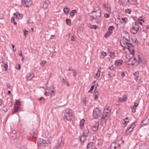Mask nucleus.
Masks as SVG:
<instances>
[{
  "instance_id": "nucleus-4",
  "label": "nucleus",
  "mask_w": 149,
  "mask_h": 149,
  "mask_svg": "<svg viewBox=\"0 0 149 149\" xmlns=\"http://www.w3.org/2000/svg\"><path fill=\"white\" fill-rule=\"evenodd\" d=\"M101 115L100 110L99 108H95L93 110V116L94 119H97L100 117Z\"/></svg>"
},
{
  "instance_id": "nucleus-45",
  "label": "nucleus",
  "mask_w": 149,
  "mask_h": 149,
  "mask_svg": "<svg viewBox=\"0 0 149 149\" xmlns=\"http://www.w3.org/2000/svg\"><path fill=\"white\" fill-rule=\"evenodd\" d=\"M110 54H111L110 56H114L115 53L114 52H110Z\"/></svg>"
},
{
  "instance_id": "nucleus-24",
  "label": "nucleus",
  "mask_w": 149,
  "mask_h": 149,
  "mask_svg": "<svg viewBox=\"0 0 149 149\" xmlns=\"http://www.w3.org/2000/svg\"><path fill=\"white\" fill-rule=\"evenodd\" d=\"M93 143L90 142L87 145V149H92V146L93 145Z\"/></svg>"
},
{
  "instance_id": "nucleus-38",
  "label": "nucleus",
  "mask_w": 149,
  "mask_h": 149,
  "mask_svg": "<svg viewBox=\"0 0 149 149\" xmlns=\"http://www.w3.org/2000/svg\"><path fill=\"white\" fill-rule=\"evenodd\" d=\"M94 86L93 85L91 86V88L89 91H88V93L91 92L94 89Z\"/></svg>"
},
{
  "instance_id": "nucleus-23",
  "label": "nucleus",
  "mask_w": 149,
  "mask_h": 149,
  "mask_svg": "<svg viewBox=\"0 0 149 149\" xmlns=\"http://www.w3.org/2000/svg\"><path fill=\"white\" fill-rule=\"evenodd\" d=\"M76 10H74L70 11V13L69 15L70 16L72 17L74 16V14L76 13Z\"/></svg>"
},
{
  "instance_id": "nucleus-17",
  "label": "nucleus",
  "mask_w": 149,
  "mask_h": 149,
  "mask_svg": "<svg viewBox=\"0 0 149 149\" xmlns=\"http://www.w3.org/2000/svg\"><path fill=\"white\" fill-rule=\"evenodd\" d=\"M31 136L33 138H36L37 136L36 131L34 132L33 131H31L30 132Z\"/></svg>"
},
{
  "instance_id": "nucleus-64",
  "label": "nucleus",
  "mask_w": 149,
  "mask_h": 149,
  "mask_svg": "<svg viewBox=\"0 0 149 149\" xmlns=\"http://www.w3.org/2000/svg\"><path fill=\"white\" fill-rule=\"evenodd\" d=\"M42 99L44 101V98H43V97H40V98L39 99V100H41Z\"/></svg>"
},
{
  "instance_id": "nucleus-3",
  "label": "nucleus",
  "mask_w": 149,
  "mask_h": 149,
  "mask_svg": "<svg viewBox=\"0 0 149 149\" xmlns=\"http://www.w3.org/2000/svg\"><path fill=\"white\" fill-rule=\"evenodd\" d=\"M90 15L91 18L92 19H98L101 15V11L100 9L93 11Z\"/></svg>"
},
{
  "instance_id": "nucleus-58",
  "label": "nucleus",
  "mask_w": 149,
  "mask_h": 149,
  "mask_svg": "<svg viewBox=\"0 0 149 149\" xmlns=\"http://www.w3.org/2000/svg\"><path fill=\"white\" fill-rule=\"evenodd\" d=\"M127 19V18H122V20L123 21H126Z\"/></svg>"
},
{
  "instance_id": "nucleus-39",
  "label": "nucleus",
  "mask_w": 149,
  "mask_h": 149,
  "mask_svg": "<svg viewBox=\"0 0 149 149\" xmlns=\"http://www.w3.org/2000/svg\"><path fill=\"white\" fill-rule=\"evenodd\" d=\"M132 109V111L133 113H135L136 112V108L134 107H131Z\"/></svg>"
},
{
  "instance_id": "nucleus-59",
  "label": "nucleus",
  "mask_w": 149,
  "mask_h": 149,
  "mask_svg": "<svg viewBox=\"0 0 149 149\" xmlns=\"http://www.w3.org/2000/svg\"><path fill=\"white\" fill-rule=\"evenodd\" d=\"M28 31H24V34L25 35L26 34H27Z\"/></svg>"
},
{
  "instance_id": "nucleus-16",
  "label": "nucleus",
  "mask_w": 149,
  "mask_h": 149,
  "mask_svg": "<svg viewBox=\"0 0 149 149\" xmlns=\"http://www.w3.org/2000/svg\"><path fill=\"white\" fill-rule=\"evenodd\" d=\"M50 144V143L49 141L48 140H43V143L42 144V146H45L46 145L47 146H49Z\"/></svg>"
},
{
  "instance_id": "nucleus-28",
  "label": "nucleus",
  "mask_w": 149,
  "mask_h": 149,
  "mask_svg": "<svg viewBox=\"0 0 149 149\" xmlns=\"http://www.w3.org/2000/svg\"><path fill=\"white\" fill-rule=\"evenodd\" d=\"M89 132L88 130H85L83 133V135L84 136H88V133Z\"/></svg>"
},
{
  "instance_id": "nucleus-49",
  "label": "nucleus",
  "mask_w": 149,
  "mask_h": 149,
  "mask_svg": "<svg viewBox=\"0 0 149 149\" xmlns=\"http://www.w3.org/2000/svg\"><path fill=\"white\" fill-rule=\"evenodd\" d=\"M122 100H123V101H126L127 100V97H123V98H122Z\"/></svg>"
},
{
  "instance_id": "nucleus-30",
  "label": "nucleus",
  "mask_w": 149,
  "mask_h": 149,
  "mask_svg": "<svg viewBox=\"0 0 149 149\" xmlns=\"http://www.w3.org/2000/svg\"><path fill=\"white\" fill-rule=\"evenodd\" d=\"M34 76V74H31L29 76L27 77V79L29 81Z\"/></svg>"
},
{
  "instance_id": "nucleus-48",
  "label": "nucleus",
  "mask_w": 149,
  "mask_h": 149,
  "mask_svg": "<svg viewBox=\"0 0 149 149\" xmlns=\"http://www.w3.org/2000/svg\"><path fill=\"white\" fill-rule=\"evenodd\" d=\"M17 133V131L16 130H14L12 132V134H14L15 135V136H16L15 134Z\"/></svg>"
},
{
  "instance_id": "nucleus-10",
  "label": "nucleus",
  "mask_w": 149,
  "mask_h": 149,
  "mask_svg": "<svg viewBox=\"0 0 149 149\" xmlns=\"http://www.w3.org/2000/svg\"><path fill=\"white\" fill-rule=\"evenodd\" d=\"M60 78L63 83L66 84L67 86H69V83L68 82L65 77L64 76L63 77H61Z\"/></svg>"
},
{
  "instance_id": "nucleus-33",
  "label": "nucleus",
  "mask_w": 149,
  "mask_h": 149,
  "mask_svg": "<svg viewBox=\"0 0 149 149\" xmlns=\"http://www.w3.org/2000/svg\"><path fill=\"white\" fill-rule=\"evenodd\" d=\"M9 107H7L6 106H4L3 108V110L5 112L7 111Z\"/></svg>"
},
{
  "instance_id": "nucleus-5",
  "label": "nucleus",
  "mask_w": 149,
  "mask_h": 149,
  "mask_svg": "<svg viewBox=\"0 0 149 149\" xmlns=\"http://www.w3.org/2000/svg\"><path fill=\"white\" fill-rule=\"evenodd\" d=\"M20 107V104L19 102L18 101H16L14 105V107L11 111L12 114L13 115L17 113Z\"/></svg>"
},
{
  "instance_id": "nucleus-34",
  "label": "nucleus",
  "mask_w": 149,
  "mask_h": 149,
  "mask_svg": "<svg viewBox=\"0 0 149 149\" xmlns=\"http://www.w3.org/2000/svg\"><path fill=\"white\" fill-rule=\"evenodd\" d=\"M134 127H132V126L130 127L127 129L126 130V132H127V131H129V132H130L132 131Z\"/></svg>"
},
{
  "instance_id": "nucleus-31",
  "label": "nucleus",
  "mask_w": 149,
  "mask_h": 149,
  "mask_svg": "<svg viewBox=\"0 0 149 149\" xmlns=\"http://www.w3.org/2000/svg\"><path fill=\"white\" fill-rule=\"evenodd\" d=\"M89 25L90 26L89 27L91 29H97V26L96 25H92L90 24Z\"/></svg>"
},
{
  "instance_id": "nucleus-55",
  "label": "nucleus",
  "mask_w": 149,
  "mask_h": 149,
  "mask_svg": "<svg viewBox=\"0 0 149 149\" xmlns=\"http://www.w3.org/2000/svg\"><path fill=\"white\" fill-rule=\"evenodd\" d=\"M109 15L107 13H105L104 14V17L106 18H108L109 17Z\"/></svg>"
},
{
  "instance_id": "nucleus-26",
  "label": "nucleus",
  "mask_w": 149,
  "mask_h": 149,
  "mask_svg": "<svg viewBox=\"0 0 149 149\" xmlns=\"http://www.w3.org/2000/svg\"><path fill=\"white\" fill-rule=\"evenodd\" d=\"M134 79L136 80L138 79V77H139V73L138 72H136L134 74Z\"/></svg>"
},
{
  "instance_id": "nucleus-9",
  "label": "nucleus",
  "mask_w": 149,
  "mask_h": 149,
  "mask_svg": "<svg viewBox=\"0 0 149 149\" xmlns=\"http://www.w3.org/2000/svg\"><path fill=\"white\" fill-rule=\"evenodd\" d=\"M120 144L118 142H114L111 144L110 146L111 149H116L117 147L120 146Z\"/></svg>"
},
{
  "instance_id": "nucleus-14",
  "label": "nucleus",
  "mask_w": 149,
  "mask_h": 149,
  "mask_svg": "<svg viewBox=\"0 0 149 149\" xmlns=\"http://www.w3.org/2000/svg\"><path fill=\"white\" fill-rule=\"evenodd\" d=\"M107 54L106 52L103 51H102L100 53V58L101 59L103 58L104 57L107 56Z\"/></svg>"
},
{
  "instance_id": "nucleus-56",
  "label": "nucleus",
  "mask_w": 149,
  "mask_h": 149,
  "mask_svg": "<svg viewBox=\"0 0 149 149\" xmlns=\"http://www.w3.org/2000/svg\"><path fill=\"white\" fill-rule=\"evenodd\" d=\"M121 75L122 77H123L125 76V73L123 72L121 73Z\"/></svg>"
},
{
  "instance_id": "nucleus-36",
  "label": "nucleus",
  "mask_w": 149,
  "mask_h": 149,
  "mask_svg": "<svg viewBox=\"0 0 149 149\" xmlns=\"http://www.w3.org/2000/svg\"><path fill=\"white\" fill-rule=\"evenodd\" d=\"M66 24L68 25H70V24H71V21L69 19H67L66 20Z\"/></svg>"
},
{
  "instance_id": "nucleus-46",
  "label": "nucleus",
  "mask_w": 149,
  "mask_h": 149,
  "mask_svg": "<svg viewBox=\"0 0 149 149\" xmlns=\"http://www.w3.org/2000/svg\"><path fill=\"white\" fill-rule=\"evenodd\" d=\"M138 104L137 102H135L134 103V105L133 107L136 108L138 106Z\"/></svg>"
},
{
  "instance_id": "nucleus-18",
  "label": "nucleus",
  "mask_w": 149,
  "mask_h": 149,
  "mask_svg": "<svg viewBox=\"0 0 149 149\" xmlns=\"http://www.w3.org/2000/svg\"><path fill=\"white\" fill-rule=\"evenodd\" d=\"M49 0H44V3L43 5V7L46 8H47L48 4L49 3Z\"/></svg>"
},
{
  "instance_id": "nucleus-44",
  "label": "nucleus",
  "mask_w": 149,
  "mask_h": 149,
  "mask_svg": "<svg viewBox=\"0 0 149 149\" xmlns=\"http://www.w3.org/2000/svg\"><path fill=\"white\" fill-rule=\"evenodd\" d=\"M4 67L5 68V70H8V68H7L8 67V65L6 64L5 63L4 65Z\"/></svg>"
},
{
  "instance_id": "nucleus-7",
  "label": "nucleus",
  "mask_w": 149,
  "mask_h": 149,
  "mask_svg": "<svg viewBox=\"0 0 149 149\" xmlns=\"http://www.w3.org/2000/svg\"><path fill=\"white\" fill-rule=\"evenodd\" d=\"M63 146V143L62 138L59 139L57 144L53 148V149H60Z\"/></svg>"
},
{
  "instance_id": "nucleus-41",
  "label": "nucleus",
  "mask_w": 149,
  "mask_h": 149,
  "mask_svg": "<svg viewBox=\"0 0 149 149\" xmlns=\"http://www.w3.org/2000/svg\"><path fill=\"white\" fill-rule=\"evenodd\" d=\"M98 129V126L97 127H96V126H94L92 128V129L94 131H96Z\"/></svg>"
},
{
  "instance_id": "nucleus-13",
  "label": "nucleus",
  "mask_w": 149,
  "mask_h": 149,
  "mask_svg": "<svg viewBox=\"0 0 149 149\" xmlns=\"http://www.w3.org/2000/svg\"><path fill=\"white\" fill-rule=\"evenodd\" d=\"M139 29V28L138 27H136L134 26H133L131 30V32L133 34H135L136 33Z\"/></svg>"
},
{
  "instance_id": "nucleus-35",
  "label": "nucleus",
  "mask_w": 149,
  "mask_h": 149,
  "mask_svg": "<svg viewBox=\"0 0 149 149\" xmlns=\"http://www.w3.org/2000/svg\"><path fill=\"white\" fill-rule=\"evenodd\" d=\"M114 29V27L113 26H110L109 27V31H112Z\"/></svg>"
},
{
  "instance_id": "nucleus-12",
  "label": "nucleus",
  "mask_w": 149,
  "mask_h": 149,
  "mask_svg": "<svg viewBox=\"0 0 149 149\" xmlns=\"http://www.w3.org/2000/svg\"><path fill=\"white\" fill-rule=\"evenodd\" d=\"M14 17L15 18L21 19L22 18L23 15L22 14H20L18 12H16L14 13Z\"/></svg>"
},
{
  "instance_id": "nucleus-37",
  "label": "nucleus",
  "mask_w": 149,
  "mask_h": 149,
  "mask_svg": "<svg viewBox=\"0 0 149 149\" xmlns=\"http://www.w3.org/2000/svg\"><path fill=\"white\" fill-rule=\"evenodd\" d=\"M46 63V61H43L40 63V64L41 65H43V66H44Z\"/></svg>"
},
{
  "instance_id": "nucleus-32",
  "label": "nucleus",
  "mask_w": 149,
  "mask_h": 149,
  "mask_svg": "<svg viewBox=\"0 0 149 149\" xmlns=\"http://www.w3.org/2000/svg\"><path fill=\"white\" fill-rule=\"evenodd\" d=\"M72 71L73 72V76L74 77H76V75L78 73V72L76 71L75 70H72Z\"/></svg>"
},
{
  "instance_id": "nucleus-43",
  "label": "nucleus",
  "mask_w": 149,
  "mask_h": 149,
  "mask_svg": "<svg viewBox=\"0 0 149 149\" xmlns=\"http://www.w3.org/2000/svg\"><path fill=\"white\" fill-rule=\"evenodd\" d=\"M126 12L130 14L131 13V10L130 9H128L126 10Z\"/></svg>"
},
{
  "instance_id": "nucleus-42",
  "label": "nucleus",
  "mask_w": 149,
  "mask_h": 149,
  "mask_svg": "<svg viewBox=\"0 0 149 149\" xmlns=\"http://www.w3.org/2000/svg\"><path fill=\"white\" fill-rule=\"evenodd\" d=\"M13 104V102H12L11 101H10L9 102L8 104V106H9V107H11L12 106Z\"/></svg>"
},
{
  "instance_id": "nucleus-52",
  "label": "nucleus",
  "mask_w": 149,
  "mask_h": 149,
  "mask_svg": "<svg viewBox=\"0 0 149 149\" xmlns=\"http://www.w3.org/2000/svg\"><path fill=\"white\" fill-rule=\"evenodd\" d=\"M124 124H125V126H126V125L129 122V121H127L126 120H124Z\"/></svg>"
},
{
  "instance_id": "nucleus-61",
  "label": "nucleus",
  "mask_w": 149,
  "mask_h": 149,
  "mask_svg": "<svg viewBox=\"0 0 149 149\" xmlns=\"http://www.w3.org/2000/svg\"><path fill=\"white\" fill-rule=\"evenodd\" d=\"M49 93H47V92L46 91H45V93H44V95H46V96H47L48 95V94Z\"/></svg>"
},
{
  "instance_id": "nucleus-21",
  "label": "nucleus",
  "mask_w": 149,
  "mask_h": 149,
  "mask_svg": "<svg viewBox=\"0 0 149 149\" xmlns=\"http://www.w3.org/2000/svg\"><path fill=\"white\" fill-rule=\"evenodd\" d=\"M84 122L85 120L84 119H82L80 121V126L81 129H83L84 128Z\"/></svg>"
},
{
  "instance_id": "nucleus-27",
  "label": "nucleus",
  "mask_w": 149,
  "mask_h": 149,
  "mask_svg": "<svg viewBox=\"0 0 149 149\" xmlns=\"http://www.w3.org/2000/svg\"><path fill=\"white\" fill-rule=\"evenodd\" d=\"M100 72L101 71L100 70H98V71L97 72V73L96 74V77H95V78H96L97 79L98 78H99L100 76Z\"/></svg>"
},
{
  "instance_id": "nucleus-29",
  "label": "nucleus",
  "mask_w": 149,
  "mask_h": 149,
  "mask_svg": "<svg viewBox=\"0 0 149 149\" xmlns=\"http://www.w3.org/2000/svg\"><path fill=\"white\" fill-rule=\"evenodd\" d=\"M113 32L109 31L108 32L105 34L104 37H107L109 36Z\"/></svg>"
},
{
  "instance_id": "nucleus-2",
  "label": "nucleus",
  "mask_w": 149,
  "mask_h": 149,
  "mask_svg": "<svg viewBox=\"0 0 149 149\" xmlns=\"http://www.w3.org/2000/svg\"><path fill=\"white\" fill-rule=\"evenodd\" d=\"M65 116L68 120L70 121L72 119L73 117V113L72 110L69 108L66 109L65 111Z\"/></svg>"
},
{
  "instance_id": "nucleus-8",
  "label": "nucleus",
  "mask_w": 149,
  "mask_h": 149,
  "mask_svg": "<svg viewBox=\"0 0 149 149\" xmlns=\"http://www.w3.org/2000/svg\"><path fill=\"white\" fill-rule=\"evenodd\" d=\"M110 114L104 112L102 117L101 119V122L103 123L106 122L109 117Z\"/></svg>"
},
{
  "instance_id": "nucleus-25",
  "label": "nucleus",
  "mask_w": 149,
  "mask_h": 149,
  "mask_svg": "<svg viewBox=\"0 0 149 149\" xmlns=\"http://www.w3.org/2000/svg\"><path fill=\"white\" fill-rule=\"evenodd\" d=\"M69 10V9L68 8H64L63 9V12L66 14H68Z\"/></svg>"
},
{
  "instance_id": "nucleus-15",
  "label": "nucleus",
  "mask_w": 149,
  "mask_h": 149,
  "mask_svg": "<svg viewBox=\"0 0 149 149\" xmlns=\"http://www.w3.org/2000/svg\"><path fill=\"white\" fill-rule=\"evenodd\" d=\"M123 62L122 60L116 61L115 62V64L116 66H120L122 64Z\"/></svg>"
},
{
  "instance_id": "nucleus-53",
  "label": "nucleus",
  "mask_w": 149,
  "mask_h": 149,
  "mask_svg": "<svg viewBox=\"0 0 149 149\" xmlns=\"http://www.w3.org/2000/svg\"><path fill=\"white\" fill-rule=\"evenodd\" d=\"M141 18V17H140V18H139L138 19V20H139L138 21H142L143 22V23H144V20L142 19Z\"/></svg>"
},
{
  "instance_id": "nucleus-47",
  "label": "nucleus",
  "mask_w": 149,
  "mask_h": 149,
  "mask_svg": "<svg viewBox=\"0 0 149 149\" xmlns=\"http://www.w3.org/2000/svg\"><path fill=\"white\" fill-rule=\"evenodd\" d=\"M98 93H97V94H96L95 95L94 98L96 100L98 98Z\"/></svg>"
},
{
  "instance_id": "nucleus-11",
  "label": "nucleus",
  "mask_w": 149,
  "mask_h": 149,
  "mask_svg": "<svg viewBox=\"0 0 149 149\" xmlns=\"http://www.w3.org/2000/svg\"><path fill=\"white\" fill-rule=\"evenodd\" d=\"M54 88L53 87L51 86L49 88V91L48 92V93H50L51 96L54 95Z\"/></svg>"
},
{
  "instance_id": "nucleus-60",
  "label": "nucleus",
  "mask_w": 149,
  "mask_h": 149,
  "mask_svg": "<svg viewBox=\"0 0 149 149\" xmlns=\"http://www.w3.org/2000/svg\"><path fill=\"white\" fill-rule=\"evenodd\" d=\"M109 69L111 70H114V68L113 66H111V67H109Z\"/></svg>"
},
{
  "instance_id": "nucleus-6",
  "label": "nucleus",
  "mask_w": 149,
  "mask_h": 149,
  "mask_svg": "<svg viewBox=\"0 0 149 149\" xmlns=\"http://www.w3.org/2000/svg\"><path fill=\"white\" fill-rule=\"evenodd\" d=\"M21 3L24 6L26 7H31L32 3L31 0H22Z\"/></svg>"
},
{
  "instance_id": "nucleus-20",
  "label": "nucleus",
  "mask_w": 149,
  "mask_h": 149,
  "mask_svg": "<svg viewBox=\"0 0 149 149\" xmlns=\"http://www.w3.org/2000/svg\"><path fill=\"white\" fill-rule=\"evenodd\" d=\"M111 109L110 107L105 108V111L104 112L110 114L111 113Z\"/></svg>"
},
{
  "instance_id": "nucleus-22",
  "label": "nucleus",
  "mask_w": 149,
  "mask_h": 149,
  "mask_svg": "<svg viewBox=\"0 0 149 149\" xmlns=\"http://www.w3.org/2000/svg\"><path fill=\"white\" fill-rule=\"evenodd\" d=\"M44 139H39L38 141V145H40L42 146L43 143Z\"/></svg>"
},
{
  "instance_id": "nucleus-19",
  "label": "nucleus",
  "mask_w": 149,
  "mask_h": 149,
  "mask_svg": "<svg viewBox=\"0 0 149 149\" xmlns=\"http://www.w3.org/2000/svg\"><path fill=\"white\" fill-rule=\"evenodd\" d=\"M147 146H148L146 144H141L140 146L139 149H149Z\"/></svg>"
},
{
  "instance_id": "nucleus-57",
  "label": "nucleus",
  "mask_w": 149,
  "mask_h": 149,
  "mask_svg": "<svg viewBox=\"0 0 149 149\" xmlns=\"http://www.w3.org/2000/svg\"><path fill=\"white\" fill-rule=\"evenodd\" d=\"M11 20V22L12 23L15 22V19H14V18H13V17H12Z\"/></svg>"
},
{
  "instance_id": "nucleus-54",
  "label": "nucleus",
  "mask_w": 149,
  "mask_h": 149,
  "mask_svg": "<svg viewBox=\"0 0 149 149\" xmlns=\"http://www.w3.org/2000/svg\"><path fill=\"white\" fill-rule=\"evenodd\" d=\"M20 52L19 53V55L21 57H23L22 54V50H20Z\"/></svg>"
},
{
  "instance_id": "nucleus-63",
  "label": "nucleus",
  "mask_w": 149,
  "mask_h": 149,
  "mask_svg": "<svg viewBox=\"0 0 149 149\" xmlns=\"http://www.w3.org/2000/svg\"><path fill=\"white\" fill-rule=\"evenodd\" d=\"M74 69L72 68H70L68 70H68L70 71L72 70H72H73Z\"/></svg>"
},
{
  "instance_id": "nucleus-1",
  "label": "nucleus",
  "mask_w": 149,
  "mask_h": 149,
  "mask_svg": "<svg viewBox=\"0 0 149 149\" xmlns=\"http://www.w3.org/2000/svg\"><path fill=\"white\" fill-rule=\"evenodd\" d=\"M123 37L126 41L122 40L120 43L122 46L125 49H127L132 54H134L133 46L130 42V36L129 33L126 31H124L122 34Z\"/></svg>"
},
{
  "instance_id": "nucleus-62",
  "label": "nucleus",
  "mask_w": 149,
  "mask_h": 149,
  "mask_svg": "<svg viewBox=\"0 0 149 149\" xmlns=\"http://www.w3.org/2000/svg\"><path fill=\"white\" fill-rule=\"evenodd\" d=\"M122 98L121 97H119L118 98V100L120 102H123V100H122Z\"/></svg>"
},
{
  "instance_id": "nucleus-51",
  "label": "nucleus",
  "mask_w": 149,
  "mask_h": 149,
  "mask_svg": "<svg viewBox=\"0 0 149 149\" xmlns=\"http://www.w3.org/2000/svg\"><path fill=\"white\" fill-rule=\"evenodd\" d=\"M18 67H17L16 68V69L17 70H19L21 68V67H20V65L19 64H18Z\"/></svg>"
},
{
  "instance_id": "nucleus-40",
  "label": "nucleus",
  "mask_w": 149,
  "mask_h": 149,
  "mask_svg": "<svg viewBox=\"0 0 149 149\" xmlns=\"http://www.w3.org/2000/svg\"><path fill=\"white\" fill-rule=\"evenodd\" d=\"M132 40L134 43L136 44H137V41L138 40L136 38H134L133 39H132Z\"/></svg>"
},
{
  "instance_id": "nucleus-50",
  "label": "nucleus",
  "mask_w": 149,
  "mask_h": 149,
  "mask_svg": "<svg viewBox=\"0 0 149 149\" xmlns=\"http://www.w3.org/2000/svg\"><path fill=\"white\" fill-rule=\"evenodd\" d=\"M71 40L73 41H75V38L73 36H71Z\"/></svg>"
}]
</instances>
